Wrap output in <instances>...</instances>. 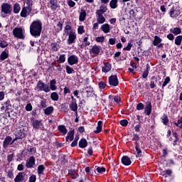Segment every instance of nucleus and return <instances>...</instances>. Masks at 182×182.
<instances>
[{
    "instance_id": "obj_60",
    "label": "nucleus",
    "mask_w": 182,
    "mask_h": 182,
    "mask_svg": "<svg viewBox=\"0 0 182 182\" xmlns=\"http://www.w3.org/2000/svg\"><path fill=\"white\" fill-rule=\"evenodd\" d=\"M7 176L9 178H14V172H12V171H9Z\"/></svg>"
},
{
    "instance_id": "obj_51",
    "label": "nucleus",
    "mask_w": 182,
    "mask_h": 182,
    "mask_svg": "<svg viewBox=\"0 0 182 182\" xmlns=\"http://www.w3.org/2000/svg\"><path fill=\"white\" fill-rule=\"evenodd\" d=\"M164 174H166V176H171L173 174V171L171 169H167L163 171Z\"/></svg>"
},
{
    "instance_id": "obj_31",
    "label": "nucleus",
    "mask_w": 182,
    "mask_h": 182,
    "mask_svg": "<svg viewBox=\"0 0 182 182\" xmlns=\"http://www.w3.org/2000/svg\"><path fill=\"white\" fill-rule=\"evenodd\" d=\"M171 32L174 35H180L181 33V29L180 28H174L171 29Z\"/></svg>"
},
{
    "instance_id": "obj_8",
    "label": "nucleus",
    "mask_w": 182,
    "mask_h": 182,
    "mask_svg": "<svg viewBox=\"0 0 182 182\" xmlns=\"http://www.w3.org/2000/svg\"><path fill=\"white\" fill-rule=\"evenodd\" d=\"M68 62L69 65L73 66V65H76V63L79 62V58H77V56L73 55L68 58Z\"/></svg>"
},
{
    "instance_id": "obj_7",
    "label": "nucleus",
    "mask_w": 182,
    "mask_h": 182,
    "mask_svg": "<svg viewBox=\"0 0 182 182\" xmlns=\"http://www.w3.org/2000/svg\"><path fill=\"white\" fill-rule=\"evenodd\" d=\"M109 83L111 86H117L119 85V80L117 75H111L109 77Z\"/></svg>"
},
{
    "instance_id": "obj_12",
    "label": "nucleus",
    "mask_w": 182,
    "mask_h": 182,
    "mask_svg": "<svg viewBox=\"0 0 182 182\" xmlns=\"http://www.w3.org/2000/svg\"><path fill=\"white\" fill-rule=\"evenodd\" d=\"M107 12V6L102 4L100 6V9L96 11V14L103 15V14Z\"/></svg>"
},
{
    "instance_id": "obj_52",
    "label": "nucleus",
    "mask_w": 182,
    "mask_h": 182,
    "mask_svg": "<svg viewBox=\"0 0 182 182\" xmlns=\"http://www.w3.org/2000/svg\"><path fill=\"white\" fill-rule=\"evenodd\" d=\"M97 171L98 173H105V171H106V168H105V167H97Z\"/></svg>"
},
{
    "instance_id": "obj_56",
    "label": "nucleus",
    "mask_w": 182,
    "mask_h": 182,
    "mask_svg": "<svg viewBox=\"0 0 182 182\" xmlns=\"http://www.w3.org/2000/svg\"><path fill=\"white\" fill-rule=\"evenodd\" d=\"M71 177H72V178H74V179L78 178H79V174H77V173H76V171H73L71 173Z\"/></svg>"
},
{
    "instance_id": "obj_47",
    "label": "nucleus",
    "mask_w": 182,
    "mask_h": 182,
    "mask_svg": "<svg viewBox=\"0 0 182 182\" xmlns=\"http://www.w3.org/2000/svg\"><path fill=\"white\" fill-rule=\"evenodd\" d=\"M120 124L121 126L126 127L127 126V124H129V122L127 121V119H122L120 121Z\"/></svg>"
},
{
    "instance_id": "obj_37",
    "label": "nucleus",
    "mask_w": 182,
    "mask_h": 182,
    "mask_svg": "<svg viewBox=\"0 0 182 182\" xmlns=\"http://www.w3.org/2000/svg\"><path fill=\"white\" fill-rule=\"evenodd\" d=\"M65 32L67 35H69L70 32H73V30L72 29V26L69 25L65 26Z\"/></svg>"
},
{
    "instance_id": "obj_64",
    "label": "nucleus",
    "mask_w": 182,
    "mask_h": 182,
    "mask_svg": "<svg viewBox=\"0 0 182 182\" xmlns=\"http://www.w3.org/2000/svg\"><path fill=\"white\" fill-rule=\"evenodd\" d=\"M82 178H83V181H85L86 182H90V179L89 177H87L86 175H84Z\"/></svg>"
},
{
    "instance_id": "obj_41",
    "label": "nucleus",
    "mask_w": 182,
    "mask_h": 182,
    "mask_svg": "<svg viewBox=\"0 0 182 182\" xmlns=\"http://www.w3.org/2000/svg\"><path fill=\"white\" fill-rule=\"evenodd\" d=\"M65 60H66V58L65 57V55H60L58 62L59 63H65Z\"/></svg>"
},
{
    "instance_id": "obj_61",
    "label": "nucleus",
    "mask_w": 182,
    "mask_h": 182,
    "mask_svg": "<svg viewBox=\"0 0 182 182\" xmlns=\"http://www.w3.org/2000/svg\"><path fill=\"white\" fill-rule=\"evenodd\" d=\"M68 5L71 7L73 8V6H75L76 5V3H75V1L70 0L68 1Z\"/></svg>"
},
{
    "instance_id": "obj_2",
    "label": "nucleus",
    "mask_w": 182,
    "mask_h": 182,
    "mask_svg": "<svg viewBox=\"0 0 182 182\" xmlns=\"http://www.w3.org/2000/svg\"><path fill=\"white\" fill-rule=\"evenodd\" d=\"M33 6V1H26V6H24L21 11V18H26L31 15L32 12V6Z\"/></svg>"
},
{
    "instance_id": "obj_45",
    "label": "nucleus",
    "mask_w": 182,
    "mask_h": 182,
    "mask_svg": "<svg viewBox=\"0 0 182 182\" xmlns=\"http://www.w3.org/2000/svg\"><path fill=\"white\" fill-rule=\"evenodd\" d=\"M98 86L100 89L103 90L105 87H106V83L103 81H101L99 82Z\"/></svg>"
},
{
    "instance_id": "obj_29",
    "label": "nucleus",
    "mask_w": 182,
    "mask_h": 182,
    "mask_svg": "<svg viewBox=\"0 0 182 182\" xmlns=\"http://www.w3.org/2000/svg\"><path fill=\"white\" fill-rule=\"evenodd\" d=\"M159 43H161V38H160L159 36H155L154 40L153 41V45L154 46H159Z\"/></svg>"
},
{
    "instance_id": "obj_39",
    "label": "nucleus",
    "mask_w": 182,
    "mask_h": 182,
    "mask_svg": "<svg viewBox=\"0 0 182 182\" xmlns=\"http://www.w3.org/2000/svg\"><path fill=\"white\" fill-rule=\"evenodd\" d=\"M150 70V66H149V64L146 65V70L144 72L142 75V77L144 79L147 78V76H149V71Z\"/></svg>"
},
{
    "instance_id": "obj_5",
    "label": "nucleus",
    "mask_w": 182,
    "mask_h": 182,
    "mask_svg": "<svg viewBox=\"0 0 182 182\" xmlns=\"http://www.w3.org/2000/svg\"><path fill=\"white\" fill-rule=\"evenodd\" d=\"M13 34L16 38L18 39H23V32L21 28H15L13 30Z\"/></svg>"
},
{
    "instance_id": "obj_40",
    "label": "nucleus",
    "mask_w": 182,
    "mask_h": 182,
    "mask_svg": "<svg viewBox=\"0 0 182 182\" xmlns=\"http://www.w3.org/2000/svg\"><path fill=\"white\" fill-rule=\"evenodd\" d=\"M181 41H182V36H178L175 39V43L178 45V46H180V45H181Z\"/></svg>"
},
{
    "instance_id": "obj_50",
    "label": "nucleus",
    "mask_w": 182,
    "mask_h": 182,
    "mask_svg": "<svg viewBox=\"0 0 182 182\" xmlns=\"http://www.w3.org/2000/svg\"><path fill=\"white\" fill-rule=\"evenodd\" d=\"M51 49L54 52H58V45L56 43H52L51 44Z\"/></svg>"
},
{
    "instance_id": "obj_48",
    "label": "nucleus",
    "mask_w": 182,
    "mask_h": 182,
    "mask_svg": "<svg viewBox=\"0 0 182 182\" xmlns=\"http://www.w3.org/2000/svg\"><path fill=\"white\" fill-rule=\"evenodd\" d=\"M162 122L164 124H167V123H168V118L166 117V115H164L162 117Z\"/></svg>"
},
{
    "instance_id": "obj_19",
    "label": "nucleus",
    "mask_w": 182,
    "mask_h": 182,
    "mask_svg": "<svg viewBox=\"0 0 182 182\" xmlns=\"http://www.w3.org/2000/svg\"><path fill=\"white\" fill-rule=\"evenodd\" d=\"M50 9L52 11L58 9V0H50Z\"/></svg>"
},
{
    "instance_id": "obj_42",
    "label": "nucleus",
    "mask_w": 182,
    "mask_h": 182,
    "mask_svg": "<svg viewBox=\"0 0 182 182\" xmlns=\"http://www.w3.org/2000/svg\"><path fill=\"white\" fill-rule=\"evenodd\" d=\"M8 58V54L6 51H4L1 53L0 58L1 60H5V59H6Z\"/></svg>"
},
{
    "instance_id": "obj_30",
    "label": "nucleus",
    "mask_w": 182,
    "mask_h": 182,
    "mask_svg": "<svg viewBox=\"0 0 182 182\" xmlns=\"http://www.w3.org/2000/svg\"><path fill=\"white\" fill-rule=\"evenodd\" d=\"M58 130L61 133H63V134H66V133H68V129H66V127H65V125L58 126Z\"/></svg>"
},
{
    "instance_id": "obj_38",
    "label": "nucleus",
    "mask_w": 182,
    "mask_h": 182,
    "mask_svg": "<svg viewBox=\"0 0 182 182\" xmlns=\"http://www.w3.org/2000/svg\"><path fill=\"white\" fill-rule=\"evenodd\" d=\"M43 171H45V166L43 165H40L38 166V174H43Z\"/></svg>"
},
{
    "instance_id": "obj_46",
    "label": "nucleus",
    "mask_w": 182,
    "mask_h": 182,
    "mask_svg": "<svg viewBox=\"0 0 182 182\" xmlns=\"http://www.w3.org/2000/svg\"><path fill=\"white\" fill-rule=\"evenodd\" d=\"M133 140H134L136 145L137 144V143H139V141L140 140V137L137 135V134H134Z\"/></svg>"
},
{
    "instance_id": "obj_35",
    "label": "nucleus",
    "mask_w": 182,
    "mask_h": 182,
    "mask_svg": "<svg viewBox=\"0 0 182 182\" xmlns=\"http://www.w3.org/2000/svg\"><path fill=\"white\" fill-rule=\"evenodd\" d=\"M56 80H52L50 82V87L51 90H56Z\"/></svg>"
},
{
    "instance_id": "obj_34",
    "label": "nucleus",
    "mask_w": 182,
    "mask_h": 182,
    "mask_svg": "<svg viewBox=\"0 0 182 182\" xmlns=\"http://www.w3.org/2000/svg\"><path fill=\"white\" fill-rule=\"evenodd\" d=\"M16 136L19 137L20 139H25V133L22 132L21 129H19L17 133L16 134Z\"/></svg>"
},
{
    "instance_id": "obj_22",
    "label": "nucleus",
    "mask_w": 182,
    "mask_h": 182,
    "mask_svg": "<svg viewBox=\"0 0 182 182\" xmlns=\"http://www.w3.org/2000/svg\"><path fill=\"white\" fill-rule=\"evenodd\" d=\"M112 70V65L109 64V63H105V67L102 68V72H105V73H107V72H109V70Z\"/></svg>"
},
{
    "instance_id": "obj_26",
    "label": "nucleus",
    "mask_w": 182,
    "mask_h": 182,
    "mask_svg": "<svg viewBox=\"0 0 182 182\" xmlns=\"http://www.w3.org/2000/svg\"><path fill=\"white\" fill-rule=\"evenodd\" d=\"M135 150L137 153L136 157H141V149H140V144L136 142Z\"/></svg>"
},
{
    "instance_id": "obj_58",
    "label": "nucleus",
    "mask_w": 182,
    "mask_h": 182,
    "mask_svg": "<svg viewBox=\"0 0 182 182\" xmlns=\"http://www.w3.org/2000/svg\"><path fill=\"white\" fill-rule=\"evenodd\" d=\"M30 154H35V153H36V148L35 147H33V148H31L29 150H28Z\"/></svg>"
},
{
    "instance_id": "obj_54",
    "label": "nucleus",
    "mask_w": 182,
    "mask_h": 182,
    "mask_svg": "<svg viewBox=\"0 0 182 182\" xmlns=\"http://www.w3.org/2000/svg\"><path fill=\"white\" fill-rule=\"evenodd\" d=\"M29 182H36V176L35 175H31L29 177Z\"/></svg>"
},
{
    "instance_id": "obj_53",
    "label": "nucleus",
    "mask_w": 182,
    "mask_h": 182,
    "mask_svg": "<svg viewBox=\"0 0 182 182\" xmlns=\"http://www.w3.org/2000/svg\"><path fill=\"white\" fill-rule=\"evenodd\" d=\"M96 41L103 43V42H105V37L104 36L97 37L96 38Z\"/></svg>"
},
{
    "instance_id": "obj_15",
    "label": "nucleus",
    "mask_w": 182,
    "mask_h": 182,
    "mask_svg": "<svg viewBox=\"0 0 182 182\" xmlns=\"http://www.w3.org/2000/svg\"><path fill=\"white\" fill-rule=\"evenodd\" d=\"M32 126L33 129H36V130H37L39 129L40 126H42V122H41V120L34 119L32 122Z\"/></svg>"
},
{
    "instance_id": "obj_27",
    "label": "nucleus",
    "mask_w": 182,
    "mask_h": 182,
    "mask_svg": "<svg viewBox=\"0 0 182 182\" xmlns=\"http://www.w3.org/2000/svg\"><path fill=\"white\" fill-rule=\"evenodd\" d=\"M156 83H157V77L154 76L151 77V81L150 83L151 89H154V87H156Z\"/></svg>"
},
{
    "instance_id": "obj_14",
    "label": "nucleus",
    "mask_w": 182,
    "mask_h": 182,
    "mask_svg": "<svg viewBox=\"0 0 182 182\" xmlns=\"http://www.w3.org/2000/svg\"><path fill=\"white\" fill-rule=\"evenodd\" d=\"M122 163L124 166H130L132 164V161L129 156H124L122 158Z\"/></svg>"
},
{
    "instance_id": "obj_36",
    "label": "nucleus",
    "mask_w": 182,
    "mask_h": 182,
    "mask_svg": "<svg viewBox=\"0 0 182 182\" xmlns=\"http://www.w3.org/2000/svg\"><path fill=\"white\" fill-rule=\"evenodd\" d=\"M53 113V107H48L45 109L46 114H52Z\"/></svg>"
},
{
    "instance_id": "obj_4",
    "label": "nucleus",
    "mask_w": 182,
    "mask_h": 182,
    "mask_svg": "<svg viewBox=\"0 0 182 182\" xmlns=\"http://www.w3.org/2000/svg\"><path fill=\"white\" fill-rule=\"evenodd\" d=\"M37 89H38V92H46V93L50 92V88H49V85L43 83L41 80H39L37 84Z\"/></svg>"
},
{
    "instance_id": "obj_25",
    "label": "nucleus",
    "mask_w": 182,
    "mask_h": 182,
    "mask_svg": "<svg viewBox=\"0 0 182 182\" xmlns=\"http://www.w3.org/2000/svg\"><path fill=\"white\" fill-rule=\"evenodd\" d=\"M50 98L52 99V100H54V102H58L59 100V95L58 94V92H54L50 94Z\"/></svg>"
},
{
    "instance_id": "obj_20",
    "label": "nucleus",
    "mask_w": 182,
    "mask_h": 182,
    "mask_svg": "<svg viewBox=\"0 0 182 182\" xmlns=\"http://www.w3.org/2000/svg\"><path fill=\"white\" fill-rule=\"evenodd\" d=\"M145 113L147 116H150V113H151V102H148L146 103V106L145 107Z\"/></svg>"
},
{
    "instance_id": "obj_23",
    "label": "nucleus",
    "mask_w": 182,
    "mask_h": 182,
    "mask_svg": "<svg viewBox=\"0 0 182 182\" xmlns=\"http://www.w3.org/2000/svg\"><path fill=\"white\" fill-rule=\"evenodd\" d=\"M79 146L81 149H85V147H87V141L85 139H82L80 141H79Z\"/></svg>"
},
{
    "instance_id": "obj_28",
    "label": "nucleus",
    "mask_w": 182,
    "mask_h": 182,
    "mask_svg": "<svg viewBox=\"0 0 182 182\" xmlns=\"http://www.w3.org/2000/svg\"><path fill=\"white\" fill-rule=\"evenodd\" d=\"M103 124V122L99 121L97 123V127L96 128V130L95 131V133H100L102 132V125Z\"/></svg>"
},
{
    "instance_id": "obj_32",
    "label": "nucleus",
    "mask_w": 182,
    "mask_h": 182,
    "mask_svg": "<svg viewBox=\"0 0 182 182\" xmlns=\"http://www.w3.org/2000/svg\"><path fill=\"white\" fill-rule=\"evenodd\" d=\"M19 11H21V6L16 3L14 5V14H19Z\"/></svg>"
},
{
    "instance_id": "obj_10",
    "label": "nucleus",
    "mask_w": 182,
    "mask_h": 182,
    "mask_svg": "<svg viewBox=\"0 0 182 182\" xmlns=\"http://www.w3.org/2000/svg\"><path fill=\"white\" fill-rule=\"evenodd\" d=\"M101 47L100 46H93L90 50V54L92 55H99L100 53Z\"/></svg>"
},
{
    "instance_id": "obj_18",
    "label": "nucleus",
    "mask_w": 182,
    "mask_h": 182,
    "mask_svg": "<svg viewBox=\"0 0 182 182\" xmlns=\"http://www.w3.org/2000/svg\"><path fill=\"white\" fill-rule=\"evenodd\" d=\"M70 109L73 112H77V104H76V100H73L71 104L70 105Z\"/></svg>"
},
{
    "instance_id": "obj_57",
    "label": "nucleus",
    "mask_w": 182,
    "mask_h": 182,
    "mask_svg": "<svg viewBox=\"0 0 182 182\" xmlns=\"http://www.w3.org/2000/svg\"><path fill=\"white\" fill-rule=\"evenodd\" d=\"M26 110H27V112H31L32 110V105L31 103L27 104L26 106Z\"/></svg>"
},
{
    "instance_id": "obj_59",
    "label": "nucleus",
    "mask_w": 182,
    "mask_h": 182,
    "mask_svg": "<svg viewBox=\"0 0 182 182\" xmlns=\"http://www.w3.org/2000/svg\"><path fill=\"white\" fill-rule=\"evenodd\" d=\"M78 33H80V35H82V33H83V32H85V31L83 30V26H80L78 28Z\"/></svg>"
},
{
    "instance_id": "obj_24",
    "label": "nucleus",
    "mask_w": 182,
    "mask_h": 182,
    "mask_svg": "<svg viewBox=\"0 0 182 182\" xmlns=\"http://www.w3.org/2000/svg\"><path fill=\"white\" fill-rule=\"evenodd\" d=\"M117 2H119V0H111L109 2L110 8H112V9H116V8H117Z\"/></svg>"
},
{
    "instance_id": "obj_44",
    "label": "nucleus",
    "mask_w": 182,
    "mask_h": 182,
    "mask_svg": "<svg viewBox=\"0 0 182 182\" xmlns=\"http://www.w3.org/2000/svg\"><path fill=\"white\" fill-rule=\"evenodd\" d=\"M66 72L68 75H70L73 72H75V70H73V68L69 67L68 65H66Z\"/></svg>"
},
{
    "instance_id": "obj_16",
    "label": "nucleus",
    "mask_w": 182,
    "mask_h": 182,
    "mask_svg": "<svg viewBox=\"0 0 182 182\" xmlns=\"http://www.w3.org/2000/svg\"><path fill=\"white\" fill-rule=\"evenodd\" d=\"M74 136H75V130H71L69 131V132L68 133V136L65 138L66 141H73V139H74Z\"/></svg>"
},
{
    "instance_id": "obj_49",
    "label": "nucleus",
    "mask_w": 182,
    "mask_h": 182,
    "mask_svg": "<svg viewBox=\"0 0 182 182\" xmlns=\"http://www.w3.org/2000/svg\"><path fill=\"white\" fill-rule=\"evenodd\" d=\"M136 109L137 110H143V109H144V105L141 102L139 103L136 106Z\"/></svg>"
},
{
    "instance_id": "obj_6",
    "label": "nucleus",
    "mask_w": 182,
    "mask_h": 182,
    "mask_svg": "<svg viewBox=\"0 0 182 182\" xmlns=\"http://www.w3.org/2000/svg\"><path fill=\"white\" fill-rule=\"evenodd\" d=\"M68 35V45H72V43H75V41H76V33L75 31H70Z\"/></svg>"
},
{
    "instance_id": "obj_9",
    "label": "nucleus",
    "mask_w": 182,
    "mask_h": 182,
    "mask_svg": "<svg viewBox=\"0 0 182 182\" xmlns=\"http://www.w3.org/2000/svg\"><path fill=\"white\" fill-rule=\"evenodd\" d=\"M36 159L33 156H31L28 160L26 161V166L27 168H32L35 166Z\"/></svg>"
},
{
    "instance_id": "obj_1",
    "label": "nucleus",
    "mask_w": 182,
    "mask_h": 182,
    "mask_svg": "<svg viewBox=\"0 0 182 182\" xmlns=\"http://www.w3.org/2000/svg\"><path fill=\"white\" fill-rule=\"evenodd\" d=\"M42 32V22L39 20L34 21L30 26V33L35 38L41 36Z\"/></svg>"
},
{
    "instance_id": "obj_55",
    "label": "nucleus",
    "mask_w": 182,
    "mask_h": 182,
    "mask_svg": "<svg viewBox=\"0 0 182 182\" xmlns=\"http://www.w3.org/2000/svg\"><path fill=\"white\" fill-rule=\"evenodd\" d=\"M132 46H133L132 43H129L127 46L123 48V50H128L129 51L132 49Z\"/></svg>"
},
{
    "instance_id": "obj_17",
    "label": "nucleus",
    "mask_w": 182,
    "mask_h": 182,
    "mask_svg": "<svg viewBox=\"0 0 182 182\" xmlns=\"http://www.w3.org/2000/svg\"><path fill=\"white\" fill-rule=\"evenodd\" d=\"M101 30L104 33H109L110 32V25L105 23L101 26Z\"/></svg>"
},
{
    "instance_id": "obj_21",
    "label": "nucleus",
    "mask_w": 182,
    "mask_h": 182,
    "mask_svg": "<svg viewBox=\"0 0 182 182\" xmlns=\"http://www.w3.org/2000/svg\"><path fill=\"white\" fill-rule=\"evenodd\" d=\"M97 15V21L98 23H105L106 18L103 16V14H96Z\"/></svg>"
},
{
    "instance_id": "obj_62",
    "label": "nucleus",
    "mask_w": 182,
    "mask_h": 182,
    "mask_svg": "<svg viewBox=\"0 0 182 182\" xmlns=\"http://www.w3.org/2000/svg\"><path fill=\"white\" fill-rule=\"evenodd\" d=\"M167 38L169 39V41H174V35L171 33L168 34Z\"/></svg>"
},
{
    "instance_id": "obj_11",
    "label": "nucleus",
    "mask_w": 182,
    "mask_h": 182,
    "mask_svg": "<svg viewBox=\"0 0 182 182\" xmlns=\"http://www.w3.org/2000/svg\"><path fill=\"white\" fill-rule=\"evenodd\" d=\"M15 182L25 181V172L18 173L14 178Z\"/></svg>"
},
{
    "instance_id": "obj_33",
    "label": "nucleus",
    "mask_w": 182,
    "mask_h": 182,
    "mask_svg": "<svg viewBox=\"0 0 182 182\" xmlns=\"http://www.w3.org/2000/svg\"><path fill=\"white\" fill-rule=\"evenodd\" d=\"M86 18V11L82 9L80 15V21H83Z\"/></svg>"
},
{
    "instance_id": "obj_3",
    "label": "nucleus",
    "mask_w": 182,
    "mask_h": 182,
    "mask_svg": "<svg viewBox=\"0 0 182 182\" xmlns=\"http://www.w3.org/2000/svg\"><path fill=\"white\" fill-rule=\"evenodd\" d=\"M11 14H12V5L8 3H3L1 10V18H6V15H11Z\"/></svg>"
},
{
    "instance_id": "obj_43",
    "label": "nucleus",
    "mask_w": 182,
    "mask_h": 182,
    "mask_svg": "<svg viewBox=\"0 0 182 182\" xmlns=\"http://www.w3.org/2000/svg\"><path fill=\"white\" fill-rule=\"evenodd\" d=\"M168 83H170V77H166L162 85V88L164 89V87L167 86Z\"/></svg>"
},
{
    "instance_id": "obj_13",
    "label": "nucleus",
    "mask_w": 182,
    "mask_h": 182,
    "mask_svg": "<svg viewBox=\"0 0 182 182\" xmlns=\"http://www.w3.org/2000/svg\"><path fill=\"white\" fill-rule=\"evenodd\" d=\"M11 141H12V137L9 136H6L3 142L4 149H8V146L11 144Z\"/></svg>"
},
{
    "instance_id": "obj_63",
    "label": "nucleus",
    "mask_w": 182,
    "mask_h": 182,
    "mask_svg": "<svg viewBox=\"0 0 182 182\" xmlns=\"http://www.w3.org/2000/svg\"><path fill=\"white\" fill-rule=\"evenodd\" d=\"M109 43L110 45H114L116 43V38H109Z\"/></svg>"
}]
</instances>
